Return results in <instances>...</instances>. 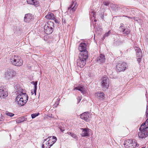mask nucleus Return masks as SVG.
<instances>
[{
    "label": "nucleus",
    "instance_id": "1",
    "mask_svg": "<svg viewBox=\"0 0 148 148\" xmlns=\"http://www.w3.org/2000/svg\"><path fill=\"white\" fill-rule=\"evenodd\" d=\"M84 54L82 53L79 54V58L77 60V65L78 66L81 68H83L86 64V60L88 57V54H86V52Z\"/></svg>",
    "mask_w": 148,
    "mask_h": 148
},
{
    "label": "nucleus",
    "instance_id": "2",
    "mask_svg": "<svg viewBox=\"0 0 148 148\" xmlns=\"http://www.w3.org/2000/svg\"><path fill=\"white\" fill-rule=\"evenodd\" d=\"M28 96L26 94L22 95H18L16 98V102L20 106L24 105L27 102Z\"/></svg>",
    "mask_w": 148,
    "mask_h": 148
},
{
    "label": "nucleus",
    "instance_id": "3",
    "mask_svg": "<svg viewBox=\"0 0 148 148\" xmlns=\"http://www.w3.org/2000/svg\"><path fill=\"white\" fill-rule=\"evenodd\" d=\"M10 60L11 64L14 66H20L23 64V61L19 56L17 55L12 56Z\"/></svg>",
    "mask_w": 148,
    "mask_h": 148
},
{
    "label": "nucleus",
    "instance_id": "4",
    "mask_svg": "<svg viewBox=\"0 0 148 148\" xmlns=\"http://www.w3.org/2000/svg\"><path fill=\"white\" fill-rule=\"evenodd\" d=\"M54 27V24L53 22L48 21L44 26L45 32L47 34H51L53 32Z\"/></svg>",
    "mask_w": 148,
    "mask_h": 148
},
{
    "label": "nucleus",
    "instance_id": "5",
    "mask_svg": "<svg viewBox=\"0 0 148 148\" xmlns=\"http://www.w3.org/2000/svg\"><path fill=\"white\" fill-rule=\"evenodd\" d=\"M140 131L138 132V136L140 138H143L148 136V129L141 126L139 128Z\"/></svg>",
    "mask_w": 148,
    "mask_h": 148
},
{
    "label": "nucleus",
    "instance_id": "6",
    "mask_svg": "<svg viewBox=\"0 0 148 148\" xmlns=\"http://www.w3.org/2000/svg\"><path fill=\"white\" fill-rule=\"evenodd\" d=\"M101 84L103 90L108 89L109 85V81L108 77L106 76L103 77L101 79Z\"/></svg>",
    "mask_w": 148,
    "mask_h": 148
},
{
    "label": "nucleus",
    "instance_id": "7",
    "mask_svg": "<svg viewBox=\"0 0 148 148\" xmlns=\"http://www.w3.org/2000/svg\"><path fill=\"white\" fill-rule=\"evenodd\" d=\"M124 145L126 148H134L138 146V144H137L135 141H134L133 142L131 140L126 141L125 142Z\"/></svg>",
    "mask_w": 148,
    "mask_h": 148
},
{
    "label": "nucleus",
    "instance_id": "8",
    "mask_svg": "<svg viewBox=\"0 0 148 148\" xmlns=\"http://www.w3.org/2000/svg\"><path fill=\"white\" fill-rule=\"evenodd\" d=\"M16 75V72L13 69H8L5 73V78L7 79L12 78Z\"/></svg>",
    "mask_w": 148,
    "mask_h": 148
},
{
    "label": "nucleus",
    "instance_id": "9",
    "mask_svg": "<svg viewBox=\"0 0 148 148\" xmlns=\"http://www.w3.org/2000/svg\"><path fill=\"white\" fill-rule=\"evenodd\" d=\"M127 67V64L125 63H117L116 65V70L119 72L124 71Z\"/></svg>",
    "mask_w": 148,
    "mask_h": 148
},
{
    "label": "nucleus",
    "instance_id": "10",
    "mask_svg": "<svg viewBox=\"0 0 148 148\" xmlns=\"http://www.w3.org/2000/svg\"><path fill=\"white\" fill-rule=\"evenodd\" d=\"M77 6V4L76 2V0H72L71 4L68 8V11L70 10V13H72L75 11Z\"/></svg>",
    "mask_w": 148,
    "mask_h": 148
},
{
    "label": "nucleus",
    "instance_id": "11",
    "mask_svg": "<svg viewBox=\"0 0 148 148\" xmlns=\"http://www.w3.org/2000/svg\"><path fill=\"white\" fill-rule=\"evenodd\" d=\"M86 44L85 43H81L79 44L78 49L79 51L81 52L80 53H82L83 54H84L86 51V54H88L87 51L86 50Z\"/></svg>",
    "mask_w": 148,
    "mask_h": 148
},
{
    "label": "nucleus",
    "instance_id": "12",
    "mask_svg": "<svg viewBox=\"0 0 148 148\" xmlns=\"http://www.w3.org/2000/svg\"><path fill=\"white\" fill-rule=\"evenodd\" d=\"M49 137L47 138L46 139H44L42 145V148H50V147L52 145V144H51V140H48Z\"/></svg>",
    "mask_w": 148,
    "mask_h": 148
},
{
    "label": "nucleus",
    "instance_id": "13",
    "mask_svg": "<svg viewBox=\"0 0 148 148\" xmlns=\"http://www.w3.org/2000/svg\"><path fill=\"white\" fill-rule=\"evenodd\" d=\"M8 95V93L6 89L3 87L0 88V98H4Z\"/></svg>",
    "mask_w": 148,
    "mask_h": 148
},
{
    "label": "nucleus",
    "instance_id": "14",
    "mask_svg": "<svg viewBox=\"0 0 148 148\" xmlns=\"http://www.w3.org/2000/svg\"><path fill=\"white\" fill-rule=\"evenodd\" d=\"M15 89L16 92H17L18 95H22L24 94H26L25 92H23V90L18 85H16L15 86Z\"/></svg>",
    "mask_w": 148,
    "mask_h": 148
},
{
    "label": "nucleus",
    "instance_id": "15",
    "mask_svg": "<svg viewBox=\"0 0 148 148\" xmlns=\"http://www.w3.org/2000/svg\"><path fill=\"white\" fill-rule=\"evenodd\" d=\"M80 129L82 130V132L81 134V136L82 137H85L89 136V130L88 128H81Z\"/></svg>",
    "mask_w": 148,
    "mask_h": 148
},
{
    "label": "nucleus",
    "instance_id": "16",
    "mask_svg": "<svg viewBox=\"0 0 148 148\" xmlns=\"http://www.w3.org/2000/svg\"><path fill=\"white\" fill-rule=\"evenodd\" d=\"M33 19V16L30 14H26L24 18V21L28 23Z\"/></svg>",
    "mask_w": 148,
    "mask_h": 148
},
{
    "label": "nucleus",
    "instance_id": "17",
    "mask_svg": "<svg viewBox=\"0 0 148 148\" xmlns=\"http://www.w3.org/2000/svg\"><path fill=\"white\" fill-rule=\"evenodd\" d=\"M78 90L80 91L84 95H85L86 94V89L84 87L81 86H78L74 88V90Z\"/></svg>",
    "mask_w": 148,
    "mask_h": 148
},
{
    "label": "nucleus",
    "instance_id": "18",
    "mask_svg": "<svg viewBox=\"0 0 148 148\" xmlns=\"http://www.w3.org/2000/svg\"><path fill=\"white\" fill-rule=\"evenodd\" d=\"M89 114L88 112H85L80 115L81 118L87 121L89 118Z\"/></svg>",
    "mask_w": 148,
    "mask_h": 148
},
{
    "label": "nucleus",
    "instance_id": "19",
    "mask_svg": "<svg viewBox=\"0 0 148 148\" xmlns=\"http://www.w3.org/2000/svg\"><path fill=\"white\" fill-rule=\"evenodd\" d=\"M27 1L28 4L34 5L36 7L39 5V3L36 0H27Z\"/></svg>",
    "mask_w": 148,
    "mask_h": 148
},
{
    "label": "nucleus",
    "instance_id": "20",
    "mask_svg": "<svg viewBox=\"0 0 148 148\" xmlns=\"http://www.w3.org/2000/svg\"><path fill=\"white\" fill-rule=\"evenodd\" d=\"M105 56L101 54L97 58V61L99 63H103L105 61Z\"/></svg>",
    "mask_w": 148,
    "mask_h": 148
},
{
    "label": "nucleus",
    "instance_id": "21",
    "mask_svg": "<svg viewBox=\"0 0 148 148\" xmlns=\"http://www.w3.org/2000/svg\"><path fill=\"white\" fill-rule=\"evenodd\" d=\"M137 57H140V58H142L143 56L142 53L141 49L138 47H136L135 49Z\"/></svg>",
    "mask_w": 148,
    "mask_h": 148
},
{
    "label": "nucleus",
    "instance_id": "22",
    "mask_svg": "<svg viewBox=\"0 0 148 148\" xmlns=\"http://www.w3.org/2000/svg\"><path fill=\"white\" fill-rule=\"evenodd\" d=\"M95 95V96H97L100 99H103L104 98V94L103 92H97Z\"/></svg>",
    "mask_w": 148,
    "mask_h": 148
},
{
    "label": "nucleus",
    "instance_id": "23",
    "mask_svg": "<svg viewBox=\"0 0 148 148\" xmlns=\"http://www.w3.org/2000/svg\"><path fill=\"white\" fill-rule=\"evenodd\" d=\"M27 120V118L24 116L19 117L16 120L17 123H20L21 122Z\"/></svg>",
    "mask_w": 148,
    "mask_h": 148
},
{
    "label": "nucleus",
    "instance_id": "24",
    "mask_svg": "<svg viewBox=\"0 0 148 148\" xmlns=\"http://www.w3.org/2000/svg\"><path fill=\"white\" fill-rule=\"evenodd\" d=\"M45 17L48 19H55V16L53 13H49L45 16Z\"/></svg>",
    "mask_w": 148,
    "mask_h": 148
},
{
    "label": "nucleus",
    "instance_id": "25",
    "mask_svg": "<svg viewBox=\"0 0 148 148\" xmlns=\"http://www.w3.org/2000/svg\"><path fill=\"white\" fill-rule=\"evenodd\" d=\"M33 84L34 85V91H32L31 93H32V95H33V94H34L35 95H36V92L37 89V82H33Z\"/></svg>",
    "mask_w": 148,
    "mask_h": 148
},
{
    "label": "nucleus",
    "instance_id": "26",
    "mask_svg": "<svg viewBox=\"0 0 148 148\" xmlns=\"http://www.w3.org/2000/svg\"><path fill=\"white\" fill-rule=\"evenodd\" d=\"M48 140H51V142L50 143L51 144H52L53 145L56 142L57 140V139L56 137L54 136H50L49 137Z\"/></svg>",
    "mask_w": 148,
    "mask_h": 148
},
{
    "label": "nucleus",
    "instance_id": "27",
    "mask_svg": "<svg viewBox=\"0 0 148 148\" xmlns=\"http://www.w3.org/2000/svg\"><path fill=\"white\" fill-rule=\"evenodd\" d=\"M144 128L147 127L148 129V121L146 120L145 122L143 123L140 125Z\"/></svg>",
    "mask_w": 148,
    "mask_h": 148
},
{
    "label": "nucleus",
    "instance_id": "28",
    "mask_svg": "<svg viewBox=\"0 0 148 148\" xmlns=\"http://www.w3.org/2000/svg\"><path fill=\"white\" fill-rule=\"evenodd\" d=\"M60 99L59 98L57 99V101L53 105V108L56 107L57 106L59 105L60 102Z\"/></svg>",
    "mask_w": 148,
    "mask_h": 148
},
{
    "label": "nucleus",
    "instance_id": "29",
    "mask_svg": "<svg viewBox=\"0 0 148 148\" xmlns=\"http://www.w3.org/2000/svg\"><path fill=\"white\" fill-rule=\"evenodd\" d=\"M130 30L128 28L125 29L122 31L123 32L126 34H128L130 33Z\"/></svg>",
    "mask_w": 148,
    "mask_h": 148
},
{
    "label": "nucleus",
    "instance_id": "30",
    "mask_svg": "<svg viewBox=\"0 0 148 148\" xmlns=\"http://www.w3.org/2000/svg\"><path fill=\"white\" fill-rule=\"evenodd\" d=\"M5 114L8 116L10 117H12L14 115V114L8 111H6L5 112Z\"/></svg>",
    "mask_w": 148,
    "mask_h": 148
},
{
    "label": "nucleus",
    "instance_id": "31",
    "mask_svg": "<svg viewBox=\"0 0 148 148\" xmlns=\"http://www.w3.org/2000/svg\"><path fill=\"white\" fill-rule=\"evenodd\" d=\"M111 33L110 31H109L107 33H106L104 35L103 39H105L106 37L108 36Z\"/></svg>",
    "mask_w": 148,
    "mask_h": 148
},
{
    "label": "nucleus",
    "instance_id": "32",
    "mask_svg": "<svg viewBox=\"0 0 148 148\" xmlns=\"http://www.w3.org/2000/svg\"><path fill=\"white\" fill-rule=\"evenodd\" d=\"M111 7L112 9L115 11H116L117 10L118 8L116 5H112Z\"/></svg>",
    "mask_w": 148,
    "mask_h": 148
},
{
    "label": "nucleus",
    "instance_id": "33",
    "mask_svg": "<svg viewBox=\"0 0 148 148\" xmlns=\"http://www.w3.org/2000/svg\"><path fill=\"white\" fill-rule=\"evenodd\" d=\"M68 134L71 135L72 137H73L74 138H76V135L73 133H72L71 132H68Z\"/></svg>",
    "mask_w": 148,
    "mask_h": 148
},
{
    "label": "nucleus",
    "instance_id": "34",
    "mask_svg": "<svg viewBox=\"0 0 148 148\" xmlns=\"http://www.w3.org/2000/svg\"><path fill=\"white\" fill-rule=\"evenodd\" d=\"M39 114V113L38 112L37 113L32 114L31 115L32 118V119H34L35 117H36V116H38Z\"/></svg>",
    "mask_w": 148,
    "mask_h": 148
},
{
    "label": "nucleus",
    "instance_id": "35",
    "mask_svg": "<svg viewBox=\"0 0 148 148\" xmlns=\"http://www.w3.org/2000/svg\"><path fill=\"white\" fill-rule=\"evenodd\" d=\"M103 4L105 5L108 6L109 5L110 3L108 1H104L103 2Z\"/></svg>",
    "mask_w": 148,
    "mask_h": 148
},
{
    "label": "nucleus",
    "instance_id": "36",
    "mask_svg": "<svg viewBox=\"0 0 148 148\" xmlns=\"http://www.w3.org/2000/svg\"><path fill=\"white\" fill-rule=\"evenodd\" d=\"M142 58H140V57H137V61L138 63H139L141 61Z\"/></svg>",
    "mask_w": 148,
    "mask_h": 148
},
{
    "label": "nucleus",
    "instance_id": "37",
    "mask_svg": "<svg viewBox=\"0 0 148 148\" xmlns=\"http://www.w3.org/2000/svg\"><path fill=\"white\" fill-rule=\"evenodd\" d=\"M123 24H122V25H121V26L120 27V29H122L123 31L125 29H124V26L123 25Z\"/></svg>",
    "mask_w": 148,
    "mask_h": 148
},
{
    "label": "nucleus",
    "instance_id": "38",
    "mask_svg": "<svg viewBox=\"0 0 148 148\" xmlns=\"http://www.w3.org/2000/svg\"><path fill=\"white\" fill-rule=\"evenodd\" d=\"M81 98L80 97H79L77 98V100H78V102L77 103H79L80 101V100H81Z\"/></svg>",
    "mask_w": 148,
    "mask_h": 148
},
{
    "label": "nucleus",
    "instance_id": "39",
    "mask_svg": "<svg viewBox=\"0 0 148 148\" xmlns=\"http://www.w3.org/2000/svg\"><path fill=\"white\" fill-rule=\"evenodd\" d=\"M128 18H130L131 19H134L135 21H137V20H136V18L135 17H129Z\"/></svg>",
    "mask_w": 148,
    "mask_h": 148
},
{
    "label": "nucleus",
    "instance_id": "40",
    "mask_svg": "<svg viewBox=\"0 0 148 148\" xmlns=\"http://www.w3.org/2000/svg\"><path fill=\"white\" fill-rule=\"evenodd\" d=\"M146 114H147V116H148V108H147V110L146 111Z\"/></svg>",
    "mask_w": 148,
    "mask_h": 148
},
{
    "label": "nucleus",
    "instance_id": "41",
    "mask_svg": "<svg viewBox=\"0 0 148 148\" xmlns=\"http://www.w3.org/2000/svg\"><path fill=\"white\" fill-rule=\"evenodd\" d=\"M53 20H54V21H55V23H58V20H56L55 18V19H53Z\"/></svg>",
    "mask_w": 148,
    "mask_h": 148
},
{
    "label": "nucleus",
    "instance_id": "42",
    "mask_svg": "<svg viewBox=\"0 0 148 148\" xmlns=\"http://www.w3.org/2000/svg\"><path fill=\"white\" fill-rule=\"evenodd\" d=\"M146 37L147 40V42H148V34H147L146 36Z\"/></svg>",
    "mask_w": 148,
    "mask_h": 148
},
{
    "label": "nucleus",
    "instance_id": "43",
    "mask_svg": "<svg viewBox=\"0 0 148 148\" xmlns=\"http://www.w3.org/2000/svg\"><path fill=\"white\" fill-rule=\"evenodd\" d=\"M101 18L103 19V14H101Z\"/></svg>",
    "mask_w": 148,
    "mask_h": 148
},
{
    "label": "nucleus",
    "instance_id": "44",
    "mask_svg": "<svg viewBox=\"0 0 148 148\" xmlns=\"http://www.w3.org/2000/svg\"><path fill=\"white\" fill-rule=\"evenodd\" d=\"M62 23H66V22H65V20H64H64H63V19H62Z\"/></svg>",
    "mask_w": 148,
    "mask_h": 148
},
{
    "label": "nucleus",
    "instance_id": "45",
    "mask_svg": "<svg viewBox=\"0 0 148 148\" xmlns=\"http://www.w3.org/2000/svg\"><path fill=\"white\" fill-rule=\"evenodd\" d=\"M60 130L62 132H64V130L61 129H60Z\"/></svg>",
    "mask_w": 148,
    "mask_h": 148
},
{
    "label": "nucleus",
    "instance_id": "46",
    "mask_svg": "<svg viewBox=\"0 0 148 148\" xmlns=\"http://www.w3.org/2000/svg\"><path fill=\"white\" fill-rule=\"evenodd\" d=\"M146 120L147 121H148V119Z\"/></svg>",
    "mask_w": 148,
    "mask_h": 148
},
{
    "label": "nucleus",
    "instance_id": "47",
    "mask_svg": "<svg viewBox=\"0 0 148 148\" xmlns=\"http://www.w3.org/2000/svg\"><path fill=\"white\" fill-rule=\"evenodd\" d=\"M144 148V147H142V148Z\"/></svg>",
    "mask_w": 148,
    "mask_h": 148
}]
</instances>
